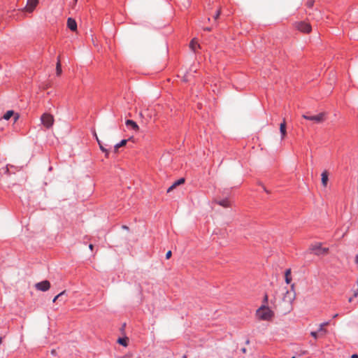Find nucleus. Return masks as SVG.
Instances as JSON below:
<instances>
[{
    "label": "nucleus",
    "mask_w": 358,
    "mask_h": 358,
    "mask_svg": "<svg viewBox=\"0 0 358 358\" xmlns=\"http://www.w3.org/2000/svg\"><path fill=\"white\" fill-rule=\"evenodd\" d=\"M273 316L274 312L266 305H262L256 311V317L259 320L271 321Z\"/></svg>",
    "instance_id": "obj_1"
},
{
    "label": "nucleus",
    "mask_w": 358,
    "mask_h": 358,
    "mask_svg": "<svg viewBox=\"0 0 358 358\" xmlns=\"http://www.w3.org/2000/svg\"><path fill=\"white\" fill-rule=\"evenodd\" d=\"M310 253H313L317 256L326 255L329 252L328 248H322L321 243H316L311 244L308 248Z\"/></svg>",
    "instance_id": "obj_2"
},
{
    "label": "nucleus",
    "mask_w": 358,
    "mask_h": 358,
    "mask_svg": "<svg viewBox=\"0 0 358 358\" xmlns=\"http://www.w3.org/2000/svg\"><path fill=\"white\" fill-rule=\"evenodd\" d=\"M304 119L313 121L315 123H320L324 120V113H317L313 115L311 113H306L303 115Z\"/></svg>",
    "instance_id": "obj_3"
},
{
    "label": "nucleus",
    "mask_w": 358,
    "mask_h": 358,
    "mask_svg": "<svg viewBox=\"0 0 358 358\" xmlns=\"http://www.w3.org/2000/svg\"><path fill=\"white\" fill-rule=\"evenodd\" d=\"M41 120L43 124L47 128L50 127L54 122V118L51 113H43L41 117Z\"/></svg>",
    "instance_id": "obj_4"
},
{
    "label": "nucleus",
    "mask_w": 358,
    "mask_h": 358,
    "mask_svg": "<svg viewBox=\"0 0 358 358\" xmlns=\"http://www.w3.org/2000/svg\"><path fill=\"white\" fill-rule=\"evenodd\" d=\"M296 27L299 31L304 34H309L312 30L311 25L306 22H297L296 24Z\"/></svg>",
    "instance_id": "obj_5"
},
{
    "label": "nucleus",
    "mask_w": 358,
    "mask_h": 358,
    "mask_svg": "<svg viewBox=\"0 0 358 358\" xmlns=\"http://www.w3.org/2000/svg\"><path fill=\"white\" fill-rule=\"evenodd\" d=\"M292 290H287L284 294L282 300L288 303H292L295 299V292L294 291V285H292L291 286Z\"/></svg>",
    "instance_id": "obj_6"
},
{
    "label": "nucleus",
    "mask_w": 358,
    "mask_h": 358,
    "mask_svg": "<svg viewBox=\"0 0 358 358\" xmlns=\"http://www.w3.org/2000/svg\"><path fill=\"white\" fill-rule=\"evenodd\" d=\"M35 287L38 290L45 292L50 289V283L48 280H43L42 282L36 283L35 285Z\"/></svg>",
    "instance_id": "obj_7"
},
{
    "label": "nucleus",
    "mask_w": 358,
    "mask_h": 358,
    "mask_svg": "<svg viewBox=\"0 0 358 358\" xmlns=\"http://www.w3.org/2000/svg\"><path fill=\"white\" fill-rule=\"evenodd\" d=\"M38 3V0H27L25 10L29 13L33 12Z\"/></svg>",
    "instance_id": "obj_8"
},
{
    "label": "nucleus",
    "mask_w": 358,
    "mask_h": 358,
    "mask_svg": "<svg viewBox=\"0 0 358 358\" xmlns=\"http://www.w3.org/2000/svg\"><path fill=\"white\" fill-rule=\"evenodd\" d=\"M67 27L68 28L73 31H76L77 29V23L76 22V20L71 17H69L68 18L67 20Z\"/></svg>",
    "instance_id": "obj_9"
},
{
    "label": "nucleus",
    "mask_w": 358,
    "mask_h": 358,
    "mask_svg": "<svg viewBox=\"0 0 358 358\" xmlns=\"http://www.w3.org/2000/svg\"><path fill=\"white\" fill-rule=\"evenodd\" d=\"M190 49L194 52H196L197 50L200 48V44L199 43L196 38H193L189 43Z\"/></svg>",
    "instance_id": "obj_10"
},
{
    "label": "nucleus",
    "mask_w": 358,
    "mask_h": 358,
    "mask_svg": "<svg viewBox=\"0 0 358 358\" xmlns=\"http://www.w3.org/2000/svg\"><path fill=\"white\" fill-rule=\"evenodd\" d=\"M185 182V178H182L176 181L171 186H170L167 189V193L171 192L177 186L180 185Z\"/></svg>",
    "instance_id": "obj_11"
},
{
    "label": "nucleus",
    "mask_w": 358,
    "mask_h": 358,
    "mask_svg": "<svg viewBox=\"0 0 358 358\" xmlns=\"http://www.w3.org/2000/svg\"><path fill=\"white\" fill-rule=\"evenodd\" d=\"M14 115V122H16L17 120L19 118V115L17 113H4V115L0 118L3 119L5 120H10L13 116Z\"/></svg>",
    "instance_id": "obj_12"
},
{
    "label": "nucleus",
    "mask_w": 358,
    "mask_h": 358,
    "mask_svg": "<svg viewBox=\"0 0 358 358\" xmlns=\"http://www.w3.org/2000/svg\"><path fill=\"white\" fill-rule=\"evenodd\" d=\"M321 177H322V178H321L322 184L324 187H326L327 185V182L329 180L327 171H324L321 174Z\"/></svg>",
    "instance_id": "obj_13"
},
{
    "label": "nucleus",
    "mask_w": 358,
    "mask_h": 358,
    "mask_svg": "<svg viewBox=\"0 0 358 358\" xmlns=\"http://www.w3.org/2000/svg\"><path fill=\"white\" fill-rule=\"evenodd\" d=\"M280 131L281 133L282 138H284L286 136V122L285 120L280 125Z\"/></svg>",
    "instance_id": "obj_14"
},
{
    "label": "nucleus",
    "mask_w": 358,
    "mask_h": 358,
    "mask_svg": "<svg viewBox=\"0 0 358 358\" xmlns=\"http://www.w3.org/2000/svg\"><path fill=\"white\" fill-rule=\"evenodd\" d=\"M285 278L287 284H289L292 281L291 269L288 268L285 272Z\"/></svg>",
    "instance_id": "obj_15"
},
{
    "label": "nucleus",
    "mask_w": 358,
    "mask_h": 358,
    "mask_svg": "<svg viewBox=\"0 0 358 358\" xmlns=\"http://www.w3.org/2000/svg\"><path fill=\"white\" fill-rule=\"evenodd\" d=\"M220 206H222V207H224V208H228L230 206V202L227 199H223V200H221V201H219L217 202Z\"/></svg>",
    "instance_id": "obj_16"
},
{
    "label": "nucleus",
    "mask_w": 358,
    "mask_h": 358,
    "mask_svg": "<svg viewBox=\"0 0 358 358\" xmlns=\"http://www.w3.org/2000/svg\"><path fill=\"white\" fill-rule=\"evenodd\" d=\"M128 340L129 339L127 337L119 338L117 340V343L124 347H127L128 345Z\"/></svg>",
    "instance_id": "obj_17"
},
{
    "label": "nucleus",
    "mask_w": 358,
    "mask_h": 358,
    "mask_svg": "<svg viewBox=\"0 0 358 358\" xmlns=\"http://www.w3.org/2000/svg\"><path fill=\"white\" fill-rule=\"evenodd\" d=\"M126 124L127 126H131L134 129H136L137 130L138 129V126L137 125V124L134 122L133 120H127L126 122Z\"/></svg>",
    "instance_id": "obj_18"
},
{
    "label": "nucleus",
    "mask_w": 358,
    "mask_h": 358,
    "mask_svg": "<svg viewBox=\"0 0 358 358\" xmlns=\"http://www.w3.org/2000/svg\"><path fill=\"white\" fill-rule=\"evenodd\" d=\"M127 140L124 139L120 141V143L116 144L115 145V152H117L119 148L124 146L127 144Z\"/></svg>",
    "instance_id": "obj_19"
},
{
    "label": "nucleus",
    "mask_w": 358,
    "mask_h": 358,
    "mask_svg": "<svg viewBox=\"0 0 358 358\" xmlns=\"http://www.w3.org/2000/svg\"><path fill=\"white\" fill-rule=\"evenodd\" d=\"M329 324V322H324V323H322L320 324V327H319V329L318 331L320 332H322L324 334H327V329L324 328L325 326H327Z\"/></svg>",
    "instance_id": "obj_20"
},
{
    "label": "nucleus",
    "mask_w": 358,
    "mask_h": 358,
    "mask_svg": "<svg viewBox=\"0 0 358 358\" xmlns=\"http://www.w3.org/2000/svg\"><path fill=\"white\" fill-rule=\"evenodd\" d=\"M56 73L57 76H60L62 73V66L60 60L58 59L56 65Z\"/></svg>",
    "instance_id": "obj_21"
},
{
    "label": "nucleus",
    "mask_w": 358,
    "mask_h": 358,
    "mask_svg": "<svg viewBox=\"0 0 358 358\" xmlns=\"http://www.w3.org/2000/svg\"><path fill=\"white\" fill-rule=\"evenodd\" d=\"M96 140H97V142L99 145V147H100V149L106 153V156L108 157V151L101 145V143H100L99 138H97V136L96 137Z\"/></svg>",
    "instance_id": "obj_22"
},
{
    "label": "nucleus",
    "mask_w": 358,
    "mask_h": 358,
    "mask_svg": "<svg viewBox=\"0 0 358 358\" xmlns=\"http://www.w3.org/2000/svg\"><path fill=\"white\" fill-rule=\"evenodd\" d=\"M66 294V291H63L57 294L52 300L53 302H55L57 299H60L63 295Z\"/></svg>",
    "instance_id": "obj_23"
},
{
    "label": "nucleus",
    "mask_w": 358,
    "mask_h": 358,
    "mask_svg": "<svg viewBox=\"0 0 358 358\" xmlns=\"http://www.w3.org/2000/svg\"><path fill=\"white\" fill-rule=\"evenodd\" d=\"M220 13H221L220 10V9H219V10H217V12H216V13H215V16H214V19H215V20H217V19L219 17V16H220Z\"/></svg>",
    "instance_id": "obj_24"
},
{
    "label": "nucleus",
    "mask_w": 358,
    "mask_h": 358,
    "mask_svg": "<svg viewBox=\"0 0 358 358\" xmlns=\"http://www.w3.org/2000/svg\"><path fill=\"white\" fill-rule=\"evenodd\" d=\"M171 255H172V252H171V250H169V251L166 252V258L168 259L171 258Z\"/></svg>",
    "instance_id": "obj_25"
},
{
    "label": "nucleus",
    "mask_w": 358,
    "mask_h": 358,
    "mask_svg": "<svg viewBox=\"0 0 358 358\" xmlns=\"http://www.w3.org/2000/svg\"><path fill=\"white\" fill-rule=\"evenodd\" d=\"M358 296V288L353 290V297H357Z\"/></svg>",
    "instance_id": "obj_26"
},
{
    "label": "nucleus",
    "mask_w": 358,
    "mask_h": 358,
    "mask_svg": "<svg viewBox=\"0 0 358 358\" xmlns=\"http://www.w3.org/2000/svg\"><path fill=\"white\" fill-rule=\"evenodd\" d=\"M310 335L315 338H317V333L316 331H311Z\"/></svg>",
    "instance_id": "obj_27"
},
{
    "label": "nucleus",
    "mask_w": 358,
    "mask_h": 358,
    "mask_svg": "<svg viewBox=\"0 0 358 358\" xmlns=\"http://www.w3.org/2000/svg\"><path fill=\"white\" fill-rule=\"evenodd\" d=\"M355 263L358 266V254L355 257Z\"/></svg>",
    "instance_id": "obj_28"
},
{
    "label": "nucleus",
    "mask_w": 358,
    "mask_h": 358,
    "mask_svg": "<svg viewBox=\"0 0 358 358\" xmlns=\"http://www.w3.org/2000/svg\"><path fill=\"white\" fill-rule=\"evenodd\" d=\"M267 301H268V295H267V294H266V295L264 296V302L265 303H267Z\"/></svg>",
    "instance_id": "obj_29"
},
{
    "label": "nucleus",
    "mask_w": 358,
    "mask_h": 358,
    "mask_svg": "<svg viewBox=\"0 0 358 358\" xmlns=\"http://www.w3.org/2000/svg\"><path fill=\"white\" fill-rule=\"evenodd\" d=\"M307 3L309 7H311L313 5V2L312 1H308Z\"/></svg>",
    "instance_id": "obj_30"
},
{
    "label": "nucleus",
    "mask_w": 358,
    "mask_h": 358,
    "mask_svg": "<svg viewBox=\"0 0 358 358\" xmlns=\"http://www.w3.org/2000/svg\"><path fill=\"white\" fill-rule=\"evenodd\" d=\"M203 30L204 31H211V28L210 27H206V28H203Z\"/></svg>",
    "instance_id": "obj_31"
},
{
    "label": "nucleus",
    "mask_w": 358,
    "mask_h": 358,
    "mask_svg": "<svg viewBox=\"0 0 358 358\" xmlns=\"http://www.w3.org/2000/svg\"><path fill=\"white\" fill-rule=\"evenodd\" d=\"M307 352H307L306 350H302V351L301 352L300 355H306V354H307Z\"/></svg>",
    "instance_id": "obj_32"
},
{
    "label": "nucleus",
    "mask_w": 358,
    "mask_h": 358,
    "mask_svg": "<svg viewBox=\"0 0 358 358\" xmlns=\"http://www.w3.org/2000/svg\"><path fill=\"white\" fill-rule=\"evenodd\" d=\"M241 351L243 352V353H245L246 352V348H243L241 349Z\"/></svg>",
    "instance_id": "obj_33"
},
{
    "label": "nucleus",
    "mask_w": 358,
    "mask_h": 358,
    "mask_svg": "<svg viewBox=\"0 0 358 358\" xmlns=\"http://www.w3.org/2000/svg\"><path fill=\"white\" fill-rule=\"evenodd\" d=\"M352 358H358V355H352Z\"/></svg>",
    "instance_id": "obj_34"
},
{
    "label": "nucleus",
    "mask_w": 358,
    "mask_h": 358,
    "mask_svg": "<svg viewBox=\"0 0 358 358\" xmlns=\"http://www.w3.org/2000/svg\"><path fill=\"white\" fill-rule=\"evenodd\" d=\"M93 247H94V246H93V245H92V244H90V245H89V248H90V250H92V249H93Z\"/></svg>",
    "instance_id": "obj_35"
},
{
    "label": "nucleus",
    "mask_w": 358,
    "mask_h": 358,
    "mask_svg": "<svg viewBox=\"0 0 358 358\" xmlns=\"http://www.w3.org/2000/svg\"><path fill=\"white\" fill-rule=\"evenodd\" d=\"M338 314H335V315L333 316V317H334V318H336V317H338Z\"/></svg>",
    "instance_id": "obj_36"
},
{
    "label": "nucleus",
    "mask_w": 358,
    "mask_h": 358,
    "mask_svg": "<svg viewBox=\"0 0 358 358\" xmlns=\"http://www.w3.org/2000/svg\"><path fill=\"white\" fill-rule=\"evenodd\" d=\"M348 301L349 302H351L352 301V297H350Z\"/></svg>",
    "instance_id": "obj_37"
},
{
    "label": "nucleus",
    "mask_w": 358,
    "mask_h": 358,
    "mask_svg": "<svg viewBox=\"0 0 358 358\" xmlns=\"http://www.w3.org/2000/svg\"><path fill=\"white\" fill-rule=\"evenodd\" d=\"M245 343H246V344H249L250 343V341L247 340Z\"/></svg>",
    "instance_id": "obj_38"
},
{
    "label": "nucleus",
    "mask_w": 358,
    "mask_h": 358,
    "mask_svg": "<svg viewBox=\"0 0 358 358\" xmlns=\"http://www.w3.org/2000/svg\"><path fill=\"white\" fill-rule=\"evenodd\" d=\"M264 190H265V192H267V193H268V192H269L268 190H266V188H264Z\"/></svg>",
    "instance_id": "obj_39"
},
{
    "label": "nucleus",
    "mask_w": 358,
    "mask_h": 358,
    "mask_svg": "<svg viewBox=\"0 0 358 358\" xmlns=\"http://www.w3.org/2000/svg\"><path fill=\"white\" fill-rule=\"evenodd\" d=\"M182 358H187V355H184V356L182 357Z\"/></svg>",
    "instance_id": "obj_40"
},
{
    "label": "nucleus",
    "mask_w": 358,
    "mask_h": 358,
    "mask_svg": "<svg viewBox=\"0 0 358 358\" xmlns=\"http://www.w3.org/2000/svg\"><path fill=\"white\" fill-rule=\"evenodd\" d=\"M7 112H9V113H11V112H13V110H8Z\"/></svg>",
    "instance_id": "obj_41"
},
{
    "label": "nucleus",
    "mask_w": 358,
    "mask_h": 358,
    "mask_svg": "<svg viewBox=\"0 0 358 358\" xmlns=\"http://www.w3.org/2000/svg\"><path fill=\"white\" fill-rule=\"evenodd\" d=\"M292 358H296L295 356H293Z\"/></svg>",
    "instance_id": "obj_42"
},
{
    "label": "nucleus",
    "mask_w": 358,
    "mask_h": 358,
    "mask_svg": "<svg viewBox=\"0 0 358 358\" xmlns=\"http://www.w3.org/2000/svg\"><path fill=\"white\" fill-rule=\"evenodd\" d=\"M78 0H75V1L76 2Z\"/></svg>",
    "instance_id": "obj_43"
},
{
    "label": "nucleus",
    "mask_w": 358,
    "mask_h": 358,
    "mask_svg": "<svg viewBox=\"0 0 358 358\" xmlns=\"http://www.w3.org/2000/svg\"><path fill=\"white\" fill-rule=\"evenodd\" d=\"M357 285H358V280H357Z\"/></svg>",
    "instance_id": "obj_44"
}]
</instances>
